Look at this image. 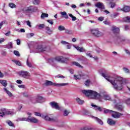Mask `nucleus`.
<instances>
[{
  "label": "nucleus",
  "mask_w": 130,
  "mask_h": 130,
  "mask_svg": "<svg viewBox=\"0 0 130 130\" xmlns=\"http://www.w3.org/2000/svg\"><path fill=\"white\" fill-rule=\"evenodd\" d=\"M4 90L5 92H6V94L9 96V97H13L14 95H13V93L11 92L9 90L7 89L6 88H4Z\"/></svg>",
  "instance_id": "25"
},
{
  "label": "nucleus",
  "mask_w": 130,
  "mask_h": 130,
  "mask_svg": "<svg viewBox=\"0 0 130 130\" xmlns=\"http://www.w3.org/2000/svg\"><path fill=\"white\" fill-rule=\"evenodd\" d=\"M65 33H66V34H70V35L73 34V31L70 30L69 29H66Z\"/></svg>",
  "instance_id": "48"
},
{
  "label": "nucleus",
  "mask_w": 130,
  "mask_h": 130,
  "mask_svg": "<svg viewBox=\"0 0 130 130\" xmlns=\"http://www.w3.org/2000/svg\"><path fill=\"white\" fill-rule=\"evenodd\" d=\"M60 14L61 16H63V17L65 18V19H69V15L67 14V12L63 11V12H61Z\"/></svg>",
  "instance_id": "29"
},
{
  "label": "nucleus",
  "mask_w": 130,
  "mask_h": 130,
  "mask_svg": "<svg viewBox=\"0 0 130 130\" xmlns=\"http://www.w3.org/2000/svg\"><path fill=\"white\" fill-rule=\"evenodd\" d=\"M82 92L87 97H90L92 99L99 100V101H103V99L101 98L100 94L98 92L92 90H82Z\"/></svg>",
  "instance_id": "3"
},
{
  "label": "nucleus",
  "mask_w": 130,
  "mask_h": 130,
  "mask_svg": "<svg viewBox=\"0 0 130 130\" xmlns=\"http://www.w3.org/2000/svg\"><path fill=\"white\" fill-rule=\"evenodd\" d=\"M91 117H92V118H94V120H95V121H96L98 123H99V124H101V125H103L104 123L102 120H101V119H99V118L97 117H95L93 116H91Z\"/></svg>",
  "instance_id": "14"
},
{
  "label": "nucleus",
  "mask_w": 130,
  "mask_h": 130,
  "mask_svg": "<svg viewBox=\"0 0 130 130\" xmlns=\"http://www.w3.org/2000/svg\"><path fill=\"white\" fill-rule=\"evenodd\" d=\"M121 10L125 13H128L130 11V8L128 6H125L121 9Z\"/></svg>",
  "instance_id": "26"
},
{
  "label": "nucleus",
  "mask_w": 130,
  "mask_h": 130,
  "mask_svg": "<svg viewBox=\"0 0 130 130\" xmlns=\"http://www.w3.org/2000/svg\"><path fill=\"white\" fill-rule=\"evenodd\" d=\"M81 112L83 115H91V112L86 109H83Z\"/></svg>",
  "instance_id": "23"
},
{
  "label": "nucleus",
  "mask_w": 130,
  "mask_h": 130,
  "mask_svg": "<svg viewBox=\"0 0 130 130\" xmlns=\"http://www.w3.org/2000/svg\"><path fill=\"white\" fill-rule=\"evenodd\" d=\"M111 31L113 32L114 36L117 40V42L118 43H124L127 42V40H125L123 37L119 35V31H120L119 27H117L115 25H113L112 26Z\"/></svg>",
  "instance_id": "2"
},
{
  "label": "nucleus",
  "mask_w": 130,
  "mask_h": 130,
  "mask_svg": "<svg viewBox=\"0 0 130 130\" xmlns=\"http://www.w3.org/2000/svg\"><path fill=\"white\" fill-rule=\"evenodd\" d=\"M58 30H59V31H65L66 27L62 25H60L58 27Z\"/></svg>",
  "instance_id": "36"
},
{
  "label": "nucleus",
  "mask_w": 130,
  "mask_h": 130,
  "mask_svg": "<svg viewBox=\"0 0 130 130\" xmlns=\"http://www.w3.org/2000/svg\"><path fill=\"white\" fill-rule=\"evenodd\" d=\"M100 95L101 96L102 99H103V101H100V102H104V100H111V98L108 94H104L103 95L100 94Z\"/></svg>",
  "instance_id": "13"
},
{
  "label": "nucleus",
  "mask_w": 130,
  "mask_h": 130,
  "mask_svg": "<svg viewBox=\"0 0 130 130\" xmlns=\"http://www.w3.org/2000/svg\"><path fill=\"white\" fill-rule=\"evenodd\" d=\"M115 108L117 109L118 111H123V106L122 105H119V104H117L115 105Z\"/></svg>",
  "instance_id": "18"
},
{
  "label": "nucleus",
  "mask_w": 130,
  "mask_h": 130,
  "mask_svg": "<svg viewBox=\"0 0 130 130\" xmlns=\"http://www.w3.org/2000/svg\"><path fill=\"white\" fill-rule=\"evenodd\" d=\"M14 54H15V55H16V56H20V53L18 51L14 50Z\"/></svg>",
  "instance_id": "50"
},
{
  "label": "nucleus",
  "mask_w": 130,
  "mask_h": 130,
  "mask_svg": "<svg viewBox=\"0 0 130 130\" xmlns=\"http://www.w3.org/2000/svg\"><path fill=\"white\" fill-rule=\"evenodd\" d=\"M6 123H7L9 126H14V123H13L12 121L11 120H7Z\"/></svg>",
  "instance_id": "35"
},
{
  "label": "nucleus",
  "mask_w": 130,
  "mask_h": 130,
  "mask_svg": "<svg viewBox=\"0 0 130 130\" xmlns=\"http://www.w3.org/2000/svg\"><path fill=\"white\" fill-rule=\"evenodd\" d=\"M37 98L38 103H42V102L43 101V97L41 96H37Z\"/></svg>",
  "instance_id": "28"
},
{
  "label": "nucleus",
  "mask_w": 130,
  "mask_h": 130,
  "mask_svg": "<svg viewBox=\"0 0 130 130\" xmlns=\"http://www.w3.org/2000/svg\"><path fill=\"white\" fill-rule=\"evenodd\" d=\"M75 48L78 51H80V52H84L85 49L83 47H80L79 46L75 47Z\"/></svg>",
  "instance_id": "30"
},
{
  "label": "nucleus",
  "mask_w": 130,
  "mask_h": 130,
  "mask_svg": "<svg viewBox=\"0 0 130 130\" xmlns=\"http://www.w3.org/2000/svg\"><path fill=\"white\" fill-rule=\"evenodd\" d=\"M37 11H38V8L34 6H30L28 7H27L24 10V13L29 15L32 14V13H35Z\"/></svg>",
  "instance_id": "6"
},
{
  "label": "nucleus",
  "mask_w": 130,
  "mask_h": 130,
  "mask_svg": "<svg viewBox=\"0 0 130 130\" xmlns=\"http://www.w3.org/2000/svg\"><path fill=\"white\" fill-rule=\"evenodd\" d=\"M37 50H38L39 52H43V51H45V50H46V48H43L42 47V46H38Z\"/></svg>",
  "instance_id": "21"
},
{
  "label": "nucleus",
  "mask_w": 130,
  "mask_h": 130,
  "mask_svg": "<svg viewBox=\"0 0 130 130\" xmlns=\"http://www.w3.org/2000/svg\"><path fill=\"white\" fill-rule=\"evenodd\" d=\"M90 84H91V80H90V79H87L84 83V84L86 87H89Z\"/></svg>",
  "instance_id": "34"
},
{
  "label": "nucleus",
  "mask_w": 130,
  "mask_h": 130,
  "mask_svg": "<svg viewBox=\"0 0 130 130\" xmlns=\"http://www.w3.org/2000/svg\"><path fill=\"white\" fill-rule=\"evenodd\" d=\"M34 35V33H29L26 35V37L27 38H31V37H33Z\"/></svg>",
  "instance_id": "41"
},
{
  "label": "nucleus",
  "mask_w": 130,
  "mask_h": 130,
  "mask_svg": "<svg viewBox=\"0 0 130 130\" xmlns=\"http://www.w3.org/2000/svg\"><path fill=\"white\" fill-rule=\"evenodd\" d=\"M103 23L105 24V25H110V22L107 20L103 21Z\"/></svg>",
  "instance_id": "56"
},
{
  "label": "nucleus",
  "mask_w": 130,
  "mask_h": 130,
  "mask_svg": "<svg viewBox=\"0 0 130 130\" xmlns=\"http://www.w3.org/2000/svg\"><path fill=\"white\" fill-rule=\"evenodd\" d=\"M102 76L106 79L108 82H110L113 85L115 90H122V86L125 84V80L121 77L116 76V77H108L105 73H102Z\"/></svg>",
  "instance_id": "1"
},
{
  "label": "nucleus",
  "mask_w": 130,
  "mask_h": 130,
  "mask_svg": "<svg viewBox=\"0 0 130 130\" xmlns=\"http://www.w3.org/2000/svg\"><path fill=\"white\" fill-rule=\"evenodd\" d=\"M109 5H110V6H111V8H112V9H113V8H114V7H115V3H114L113 2H110Z\"/></svg>",
  "instance_id": "51"
},
{
  "label": "nucleus",
  "mask_w": 130,
  "mask_h": 130,
  "mask_svg": "<svg viewBox=\"0 0 130 130\" xmlns=\"http://www.w3.org/2000/svg\"><path fill=\"white\" fill-rule=\"evenodd\" d=\"M47 17H48V14L46 13H43L41 16V18L42 19H44V18H47Z\"/></svg>",
  "instance_id": "42"
},
{
  "label": "nucleus",
  "mask_w": 130,
  "mask_h": 130,
  "mask_svg": "<svg viewBox=\"0 0 130 130\" xmlns=\"http://www.w3.org/2000/svg\"><path fill=\"white\" fill-rule=\"evenodd\" d=\"M124 22H125L126 23H130V17L127 16L126 17H124L123 19Z\"/></svg>",
  "instance_id": "33"
},
{
  "label": "nucleus",
  "mask_w": 130,
  "mask_h": 130,
  "mask_svg": "<svg viewBox=\"0 0 130 130\" xmlns=\"http://www.w3.org/2000/svg\"><path fill=\"white\" fill-rule=\"evenodd\" d=\"M45 119L46 120H48V121H53L55 122H57L58 121V119L56 118H50L48 116H46L45 117Z\"/></svg>",
  "instance_id": "12"
},
{
  "label": "nucleus",
  "mask_w": 130,
  "mask_h": 130,
  "mask_svg": "<svg viewBox=\"0 0 130 130\" xmlns=\"http://www.w3.org/2000/svg\"><path fill=\"white\" fill-rule=\"evenodd\" d=\"M111 112H113V111L112 110H108L107 109H105L104 111V113L106 114V113H111Z\"/></svg>",
  "instance_id": "39"
},
{
  "label": "nucleus",
  "mask_w": 130,
  "mask_h": 130,
  "mask_svg": "<svg viewBox=\"0 0 130 130\" xmlns=\"http://www.w3.org/2000/svg\"><path fill=\"white\" fill-rule=\"evenodd\" d=\"M18 75L19 77L24 79H29L30 78V73L26 71H20L18 72Z\"/></svg>",
  "instance_id": "8"
},
{
  "label": "nucleus",
  "mask_w": 130,
  "mask_h": 130,
  "mask_svg": "<svg viewBox=\"0 0 130 130\" xmlns=\"http://www.w3.org/2000/svg\"><path fill=\"white\" fill-rule=\"evenodd\" d=\"M0 84H2L4 87H7V86H8L7 80H0Z\"/></svg>",
  "instance_id": "27"
},
{
  "label": "nucleus",
  "mask_w": 130,
  "mask_h": 130,
  "mask_svg": "<svg viewBox=\"0 0 130 130\" xmlns=\"http://www.w3.org/2000/svg\"><path fill=\"white\" fill-rule=\"evenodd\" d=\"M35 115L36 116H41V114L39 112H35Z\"/></svg>",
  "instance_id": "60"
},
{
  "label": "nucleus",
  "mask_w": 130,
  "mask_h": 130,
  "mask_svg": "<svg viewBox=\"0 0 130 130\" xmlns=\"http://www.w3.org/2000/svg\"><path fill=\"white\" fill-rule=\"evenodd\" d=\"M46 30L47 31V33L49 34V35H51V34H52V30H50V27L47 26L46 27Z\"/></svg>",
  "instance_id": "31"
},
{
  "label": "nucleus",
  "mask_w": 130,
  "mask_h": 130,
  "mask_svg": "<svg viewBox=\"0 0 130 130\" xmlns=\"http://www.w3.org/2000/svg\"><path fill=\"white\" fill-rule=\"evenodd\" d=\"M123 71H124V73L126 74H129L130 73L129 70L125 67L123 68Z\"/></svg>",
  "instance_id": "40"
},
{
  "label": "nucleus",
  "mask_w": 130,
  "mask_h": 130,
  "mask_svg": "<svg viewBox=\"0 0 130 130\" xmlns=\"http://www.w3.org/2000/svg\"><path fill=\"white\" fill-rule=\"evenodd\" d=\"M26 64L27 66V67H28L29 68H31V67H32V64H31V63L29 62L28 59H27L26 61Z\"/></svg>",
  "instance_id": "52"
},
{
  "label": "nucleus",
  "mask_w": 130,
  "mask_h": 130,
  "mask_svg": "<svg viewBox=\"0 0 130 130\" xmlns=\"http://www.w3.org/2000/svg\"><path fill=\"white\" fill-rule=\"evenodd\" d=\"M69 71L70 74H74V70L73 69H69Z\"/></svg>",
  "instance_id": "64"
},
{
  "label": "nucleus",
  "mask_w": 130,
  "mask_h": 130,
  "mask_svg": "<svg viewBox=\"0 0 130 130\" xmlns=\"http://www.w3.org/2000/svg\"><path fill=\"white\" fill-rule=\"evenodd\" d=\"M38 27L39 29L40 30L44 29V28L45 27V25L44 24H40L39 25H38Z\"/></svg>",
  "instance_id": "38"
},
{
  "label": "nucleus",
  "mask_w": 130,
  "mask_h": 130,
  "mask_svg": "<svg viewBox=\"0 0 130 130\" xmlns=\"http://www.w3.org/2000/svg\"><path fill=\"white\" fill-rule=\"evenodd\" d=\"M86 54L87 56H89V57H92V55L91 54V53H90V52H87L86 53Z\"/></svg>",
  "instance_id": "63"
},
{
  "label": "nucleus",
  "mask_w": 130,
  "mask_h": 130,
  "mask_svg": "<svg viewBox=\"0 0 130 130\" xmlns=\"http://www.w3.org/2000/svg\"><path fill=\"white\" fill-rule=\"evenodd\" d=\"M2 113H0V116L4 117V116L7 114H12V112L8 110H7L6 108H3L1 109Z\"/></svg>",
  "instance_id": "11"
},
{
  "label": "nucleus",
  "mask_w": 130,
  "mask_h": 130,
  "mask_svg": "<svg viewBox=\"0 0 130 130\" xmlns=\"http://www.w3.org/2000/svg\"><path fill=\"white\" fill-rule=\"evenodd\" d=\"M76 101L78 103V104H80V105H82V104H84V101L80 99L79 98H76Z\"/></svg>",
  "instance_id": "32"
},
{
  "label": "nucleus",
  "mask_w": 130,
  "mask_h": 130,
  "mask_svg": "<svg viewBox=\"0 0 130 130\" xmlns=\"http://www.w3.org/2000/svg\"><path fill=\"white\" fill-rule=\"evenodd\" d=\"M73 64H74V66H76V67H78L79 68H83V67L81 66V64H80L79 62H77L76 61L73 62Z\"/></svg>",
  "instance_id": "37"
},
{
  "label": "nucleus",
  "mask_w": 130,
  "mask_h": 130,
  "mask_svg": "<svg viewBox=\"0 0 130 130\" xmlns=\"http://www.w3.org/2000/svg\"><path fill=\"white\" fill-rule=\"evenodd\" d=\"M8 45H9V48H13V43L12 42L9 43Z\"/></svg>",
  "instance_id": "62"
},
{
  "label": "nucleus",
  "mask_w": 130,
  "mask_h": 130,
  "mask_svg": "<svg viewBox=\"0 0 130 130\" xmlns=\"http://www.w3.org/2000/svg\"><path fill=\"white\" fill-rule=\"evenodd\" d=\"M47 22H48L49 24H51V25H53V21L52 20H47Z\"/></svg>",
  "instance_id": "61"
},
{
  "label": "nucleus",
  "mask_w": 130,
  "mask_h": 130,
  "mask_svg": "<svg viewBox=\"0 0 130 130\" xmlns=\"http://www.w3.org/2000/svg\"><path fill=\"white\" fill-rule=\"evenodd\" d=\"M68 60H69V57L64 58L62 56H57L54 58L49 59L48 61L53 67H56V61H58V62H66Z\"/></svg>",
  "instance_id": "4"
},
{
  "label": "nucleus",
  "mask_w": 130,
  "mask_h": 130,
  "mask_svg": "<svg viewBox=\"0 0 130 130\" xmlns=\"http://www.w3.org/2000/svg\"><path fill=\"white\" fill-rule=\"evenodd\" d=\"M92 107H94L95 110H98L100 112H102V108L100 107H98V106L96 105L91 104Z\"/></svg>",
  "instance_id": "24"
},
{
  "label": "nucleus",
  "mask_w": 130,
  "mask_h": 130,
  "mask_svg": "<svg viewBox=\"0 0 130 130\" xmlns=\"http://www.w3.org/2000/svg\"><path fill=\"white\" fill-rule=\"evenodd\" d=\"M29 101L32 103L33 104H36L38 103L37 101V96L31 97L29 99Z\"/></svg>",
  "instance_id": "19"
},
{
  "label": "nucleus",
  "mask_w": 130,
  "mask_h": 130,
  "mask_svg": "<svg viewBox=\"0 0 130 130\" xmlns=\"http://www.w3.org/2000/svg\"><path fill=\"white\" fill-rule=\"evenodd\" d=\"M80 130H96L95 128L91 126H85L82 128Z\"/></svg>",
  "instance_id": "22"
},
{
  "label": "nucleus",
  "mask_w": 130,
  "mask_h": 130,
  "mask_svg": "<svg viewBox=\"0 0 130 130\" xmlns=\"http://www.w3.org/2000/svg\"><path fill=\"white\" fill-rule=\"evenodd\" d=\"M45 86H56L57 87H63L64 86H67L69 85L68 83H53L50 81L47 80L45 83Z\"/></svg>",
  "instance_id": "7"
},
{
  "label": "nucleus",
  "mask_w": 130,
  "mask_h": 130,
  "mask_svg": "<svg viewBox=\"0 0 130 130\" xmlns=\"http://www.w3.org/2000/svg\"><path fill=\"white\" fill-rule=\"evenodd\" d=\"M9 6L11 9H14V8H16V5H15L14 3H10L9 4Z\"/></svg>",
  "instance_id": "47"
},
{
  "label": "nucleus",
  "mask_w": 130,
  "mask_h": 130,
  "mask_svg": "<svg viewBox=\"0 0 130 130\" xmlns=\"http://www.w3.org/2000/svg\"><path fill=\"white\" fill-rule=\"evenodd\" d=\"M18 119L20 121H27L28 122H32L34 123L38 122V119L31 116H29L27 118H20Z\"/></svg>",
  "instance_id": "5"
},
{
  "label": "nucleus",
  "mask_w": 130,
  "mask_h": 130,
  "mask_svg": "<svg viewBox=\"0 0 130 130\" xmlns=\"http://www.w3.org/2000/svg\"><path fill=\"white\" fill-rule=\"evenodd\" d=\"M13 62H15L17 66H19V67H21V62L18 60H13Z\"/></svg>",
  "instance_id": "46"
},
{
  "label": "nucleus",
  "mask_w": 130,
  "mask_h": 130,
  "mask_svg": "<svg viewBox=\"0 0 130 130\" xmlns=\"http://www.w3.org/2000/svg\"><path fill=\"white\" fill-rule=\"evenodd\" d=\"M69 16H70L71 18H72V21H76V20H77V17L74 16L73 14L69 13Z\"/></svg>",
  "instance_id": "43"
},
{
  "label": "nucleus",
  "mask_w": 130,
  "mask_h": 130,
  "mask_svg": "<svg viewBox=\"0 0 130 130\" xmlns=\"http://www.w3.org/2000/svg\"><path fill=\"white\" fill-rule=\"evenodd\" d=\"M61 44H63V45H67L68 44H69L68 42H67L65 41H61Z\"/></svg>",
  "instance_id": "54"
},
{
  "label": "nucleus",
  "mask_w": 130,
  "mask_h": 130,
  "mask_svg": "<svg viewBox=\"0 0 130 130\" xmlns=\"http://www.w3.org/2000/svg\"><path fill=\"white\" fill-rule=\"evenodd\" d=\"M117 16H118V13H115L111 15V18H115V17H117Z\"/></svg>",
  "instance_id": "49"
},
{
  "label": "nucleus",
  "mask_w": 130,
  "mask_h": 130,
  "mask_svg": "<svg viewBox=\"0 0 130 130\" xmlns=\"http://www.w3.org/2000/svg\"><path fill=\"white\" fill-rule=\"evenodd\" d=\"M1 54L4 56L7 55V52L6 51H2Z\"/></svg>",
  "instance_id": "58"
},
{
  "label": "nucleus",
  "mask_w": 130,
  "mask_h": 130,
  "mask_svg": "<svg viewBox=\"0 0 130 130\" xmlns=\"http://www.w3.org/2000/svg\"><path fill=\"white\" fill-rule=\"evenodd\" d=\"M16 42L17 45H20V44H21V40L19 39L16 40Z\"/></svg>",
  "instance_id": "59"
},
{
  "label": "nucleus",
  "mask_w": 130,
  "mask_h": 130,
  "mask_svg": "<svg viewBox=\"0 0 130 130\" xmlns=\"http://www.w3.org/2000/svg\"><path fill=\"white\" fill-rule=\"evenodd\" d=\"M34 5H39L40 4V0H34L33 1Z\"/></svg>",
  "instance_id": "45"
},
{
  "label": "nucleus",
  "mask_w": 130,
  "mask_h": 130,
  "mask_svg": "<svg viewBox=\"0 0 130 130\" xmlns=\"http://www.w3.org/2000/svg\"><path fill=\"white\" fill-rule=\"evenodd\" d=\"M26 24L27 26H29L30 28L32 27V25H31V22H30L29 20L26 21Z\"/></svg>",
  "instance_id": "55"
},
{
  "label": "nucleus",
  "mask_w": 130,
  "mask_h": 130,
  "mask_svg": "<svg viewBox=\"0 0 130 130\" xmlns=\"http://www.w3.org/2000/svg\"><path fill=\"white\" fill-rule=\"evenodd\" d=\"M98 21H100L101 22H102L104 20V17L101 16L98 18Z\"/></svg>",
  "instance_id": "53"
},
{
  "label": "nucleus",
  "mask_w": 130,
  "mask_h": 130,
  "mask_svg": "<svg viewBox=\"0 0 130 130\" xmlns=\"http://www.w3.org/2000/svg\"><path fill=\"white\" fill-rule=\"evenodd\" d=\"M83 77H85V74L84 73L79 74L78 75H74V78H75V80H81Z\"/></svg>",
  "instance_id": "15"
},
{
  "label": "nucleus",
  "mask_w": 130,
  "mask_h": 130,
  "mask_svg": "<svg viewBox=\"0 0 130 130\" xmlns=\"http://www.w3.org/2000/svg\"><path fill=\"white\" fill-rule=\"evenodd\" d=\"M95 7H96V8H99V9H101L102 10H104V9H105V7H104L103 3L100 2H99L95 4Z\"/></svg>",
  "instance_id": "20"
},
{
  "label": "nucleus",
  "mask_w": 130,
  "mask_h": 130,
  "mask_svg": "<svg viewBox=\"0 0 130 130\" xmlns=\"http://www.w3.org/2000/svg\"><path fill=\"white\" fill-rule=\"evenodd\" d=\"M113 112H114V114H112V117H114V118H119L120 117L121 115H122V114L117 112H114L113 111Z\"/></svg>",
  "instance_id": "17"
},
{
  "label": "nucleus",
  "mask_w": 130,
  "mask_h": 130,
  "mask_svg": "<svg viewBox=\"0 0 130 130\" xmlns=\"http://www.w3.org/2000/svg\"><path fill=\"white\" fill-rule=\"evenodd\" d=\"M70 113V112L68 111V110H65L64 111H63V116H68V115H69V114Z\"/></svg>",
  "instance_id": "44"
},
{
  "label": "nucleus",
  "mask_w": 130,
  "mask_h": 130,
  "mask_svg": "<svg viewBox=\"0 0 130 130\" xmlns=\"http://www.w3.org/2000/svg\"><path fill=\"white\" fill-rule=\"evenodd\" d=\"M107 123L109 125L113 126L116 123V121L112 119L108 118L107 120Z\"/></svg>",
  "instance_id": "16"
},
{
  "label": "nucleus",
  "mask_w": 130,
  "mask_h": 130,
  "mask_svg": "<svg viewBox=\"0 0 130 130\" xmlns=\"http://www.w3.org/2000/svg\"><path fill=\"white\" fill-rule=\"evenodd\" d=\"M91 33L94 36L96 37H101V36H103L104 34L100 31L97 29H92L91 30Z\"/></svg>",
  "instance_id": "10"
},
{
  "label": "nucleus",
  "mask_w": 130,
  "mask_h": 130,
  "mask_svg": "<svg viewBox=\"0 0 130 130\" xmlns=\"http://www.w3.org/2000/svg\"><path fill=\"white\" fill-rule=\"evenodd\" d=\"M49 105L52 108L54 109H56L57 110H61V107L58 106L57 103L55 102H52L49 103Z\"/></svg>",
  "instance_id": "9"
},
{
  "label": "nucleus",
  "mask_w": 130,
  "mask_h": 130,
  "mask_svg": "<svg viewBox=\"0 0 130 130\" xmlns=\"http://www.w3.org/2000/svg\"><path fill=\"white\" fill-rule=\"evenodd\" d=\"M125 103L127 105H130V99H127L125 101Z\"/></svg>",
  "instance_id": "57"
}]
</instances>
